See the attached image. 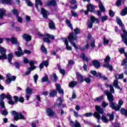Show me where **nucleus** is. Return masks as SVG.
Segmentation results:
<instances>
[{
    "instance_id": "nucleus-1",
    "label": "nucleus",
    "mask_w": 127,
    "mask_h": 127,
    "mask_svg": "<svg viewBox=\"0 0 127 127\" xmlns=\"http://www.w3.org/2000/svg\"><path fill=\"white\" fill-rule=\"evenodd\" d=\"M104 94L107 97V99L109 102L110 108H111V109L113 110H115V112L120 111L121 110V107L119 105H117V104L114 103V100L115 99L114 98V95H113V94L110 92L109 90H106L104 92Z\"/></svg>"
},
{
    "instance_id": "nucleus-2",
    "label": "nucleus",
    "mask_w": 127,
    "mask_h": 127,
    "mask_svg": "<svg viewBox=\"0 0 127 127\" xmlns=\"http://www.w3.org/2000/svg\"><path fill=\"white\" fill-rule=\"evenodd\" d=\"M95 111L93 114V117L97 120V123H100V120L101 119V115L104 114V109L99 105L95 106Z\"/></svg>"
},
{
    "instance_id": "nucleus-3",
    "label": "nucleus",
    "mask_w": 127,
    "mask_h": 127,
    "mask_svg": "<svg viewBox=\"0 0 127 127\" xmlns=\"http://www.w3.org/2000/svg\"><path fill=\"white\" fill-rule=\"evenodd\" d=\"M12 115H13L14 116V121H16V122H17L18 120H24V116L22 115V114L19 113L18 114V113L15 111H12L11 112Z\"/></svg>"
},
{
    "instance_id": "nucleus-4",
    "label": "nucleus",
    "mask_w": 127,
    "mask_h": 127,
    "mask_svg": "<svg viewBox=\"0 0 127 127\" xmlns=\"http://www.w3.org/2000/svg\"><path fill=\"white\" fill-rule=\"evenodd\" d=\"M89 11L91 13L96 12L95 6L91 3L87 5V10L84 11L85 15H88V14H89Z\"/></svg>"
},
{
    "instance_id": "nucleus-5",
    "label": "nucleus",
    "mask_w": 127,
    "mask_h": 127,
    "mask_svg": "<svg viewBox=\"0 0 127 127\" xmlns=\"http://www.w3.org/2000/svg\"><path fill=\"white\" fill-rule=\"evenodd\" d=\"M0 60H6L7 56L6 55V49L3 47L0 48Z\"/></svg>"
},
{
    "instance_id": "nucleus-6",
    "label": "nucleus",
    "mask_w": 127,
    "mask_h": 127,
    "mask_svg": "<svg viewBox=\"0 0 127 127\" xmlns=\"http://www.w3.org/2000/svg\"><path fill=\"white\" fill-rule=\"evenodd\" d=\"M67 39L69 43L74 47L75 49H76V50H78V46H77L76 43L74 42V41L77 40V39L73 37V35H70L67 37Z\"/></svg>"
},
{
    "instance_id": "nucleus-7",
    "label": "nucleus",
    "mask_w": 127,
    "mask_h": 127,
    "mask_svg": "<svg viewBox=\"0 0 127 127\" xmlns=\"http://www.w3.org/2000/svg\"><path fill=\"white\" fill-rule=\"evenodd\" d=\"M89 65L90 66H94L96 69L101 67V63L97 60L92 61V63L89 64Z\"/></svg>"
},
{
    "instance_id": "nucleus-8",
    "label": "nucleus",
    "mask_w": 127,
    "mask_h": 127,
    "mask_svg": "<svg viewBox=\"0 0 127 127\" xmlns=\"http://www.w3.org/2000/svg\"><path fill=\"white\" fill-rule=\"evenodd\" d=\"M48 117L52 118V119H55V118H57V114L53 110L48 108Z\"/></svg>"
},
{
    "instance_id": "nucleus-9",
    "label": "nucleus",
    "mask_w": 127,
    "mask_h": 127,
    "mask_svg": "<svg viewBox=\"0 0 127 127\" xmlns=\"http://www.w3.org/2000/svg\"><path fill=\"white\" fill-rule=\"evenodd\" d=\"M76 76L78 83H83L85 81L84 77L81 75V73L79 72H76Z\"/></svg>"
},
{
    "instance_id": "nucleus-10",
    "label": "nucleus",
    "mask_w": 127,
    "mask_h": 127,
    "mask_svg": "<svg viewBox=\"0 0 127 127\" xmlns=\"http://www.w3.org/2000/svg\"><path fill=\"white\" fill-rule=\"evenodd\" d=\"M74 32L69 33L68 36L72 35L73 37H74L75 39H77V35L80 33V29H79V28L77 27L74 29Z\"/></svg>"
},
{
    "instance_id": "nucleus-11",
    "label": "nucleus",
    "mask_w": 127,
    "mask_h": 127,
    "mask_svg": "<svg viewBox=\"0 0 127 127\" xmlns=\"http://www.w3.org/2000/svg\"><path fill=\"white\" fill-rule=\"evenodd\" d=\"M56 87L57 89V91H58L59 94H62L63 95H64V90L61 88V84L57 83L56 85Z\"/></svg>"
},
{
    "instance_id": "nucleus-12",
    "label": "nucleus",
    "mask_w": 127,
    "mask_h": 127,
    "mask_svg": "<svg viewBox=\"0 0 127 127\" xmlns=\"http://www.w3.org/2000/svg\"><path fill=\"white\" fill-rule=\"evenodd\" d=\"M5 99H8V100H9L8 102L9 105H11V106H13L14 105V102L12 100V97L10 94H7L6 95H5Z\"/></svg>"
},
{
    "instance_id": "nucleus-13",
    "label": "nucleus",
    "mask_w": 127,
    "mask_h": 127,
    "mask_svg": "<svg viewBox=\"0 0 127 127\" xmlns=\"http://www.w3.org/2000/svg\"><path fill=\"white\" fill-rule=\"evenodd\" d=\"M49 28L51 30H56V26L53 20H50L49 22Z\"/></svg>"
},
{
    "instance_id": "nucleus-14",
    "label": "nucleus",
    "mask_w": 127,
    "mask_h": 127,
    "mask_svg": "<svg viewBox=\"0 0 127 127\" xmlns=\"http://www.w3.org/2000/svg\"><path fill=\"white\" fill-rule=\"evenodd\" d=\"M22 37H23V39L25 40L27 42H28V41H30L31 40V36L30 35L27 34V33L23 34L22 36Z\"/></svg>"
},
{
    "instance_id": "nucleus-15",
    "label": "nucleus",
    "mask_w": 127,
    "mask_h": 127,
    "mask_svg": "<svg viewBox=\"0 0 127 127\" xmlns=\"http://www.w3.org/2000/svg\"><path fill=\"white\" fill-rule=\"evenodd\" d=\"M41 13L43 15L44 18H47L48 17V15H47V11L44 9L43 7L41 8Z\"/></svg>"
},
{
    "instance_id": "nucleus-16",
    "label": "nucleus",
    "mask_w": 127,
    "mask_h": 127,
    "mask_svg": "<svg viewBox=\"0 0 127 127\" xmlns=\"http://www.w3.org/2000/svg\"><path fill=\"white\" fill-rule=\"evenodd\" d=\"M10 41L11 42L12 44H15L16 45H17V46H19V42L16 38L12 36L10 39Z\"/></svg>"
},
{
    "instance_id": "nucleus-17",
    "label": "nucleus",
    "mask_w": 127,
    "mask_h": 127,
    "mask_svg": "<svg viewBox=\"0 0 127 127\" xmlns=\"http://www.w3.org/2000/svg\"><path fill=\"white\" fill-rule=\"evenodd\" d=\"M6 10L3 8H0V19H2L3 18V15H6Z\"/></svg>"
},
{
    "instance_id": "nucleus-18",
    "label": "nucleus",
    "mask_w": 127,
    "mask_h": 127,
    "mask_svg": "<svg viewBox=\"0 0 127 127\" xmlns=\"http://www.w3.org/2000/svg\"><path fill=\"white\" fill-rule=\"evenodd\" d=\"M56 96H57V90L54 89L50 91L49 96L51 98H55Z\"/></svg>"
},
{
    "instance_id": "nucleus-19",
    "label": "nucleus",
    "mask_w": 127,
    "mask_h": 127,
    "mask_svg": "<svg viewBox=\"0 0 127 127\" xmlns=\"http://www.w3.org/2000/svg\"><path fill=\"white\" fill-rule=\"evenodd\" d=\"M8 60V62H9L10 64H12L11 61H12V59H13V53H10L7 55V59Z\"/></svg>"
},
{
    "instance_id": "nucleus-20",
    "label": "nucleus",
    "mask_w": 127,
    "mask_h": 127,
    "mask_svg": "<svg viewBox=\"0 0 127 127\" xmlns=\"http://www.w3.org/2000/svg\"><path fill=\"white\" fill-rule=\"evenodd\" d=\"M54 40H55V36L53 35L48 34V43H53Z\"/></svg>"
},
{
    "instance_id": "nucleus-21",
    "label": "nucleus",
    "mask_w": 127,
    "mask_h": 127,
    "mask_svg": "<svg viewBox=\"0 0 127 127\" xmlns=\"http://www.w3.org/2000/svg\"><path fill=\"white\" fill-rule=\"evenodd\" d=\"M116 21L118 24L119 25V26L121 27V28H122V27H124V26H125V25H124V24H123V21H122L121 18H120V17L116 16Z\"/></svg>"
},
{
    "instance_id": "nucleus-22",
    "label": "nucleus",
    "mask_w": 127,
    "mask_h": 127,
    "mask_svg": "<svg viewBox=\"0 0 127 127\" xmlns=\"http://www.w3.org/2000/svg\"><path fill=\"white\" fill-rule=\"evenodd\" d=\"M1 3L2 4H9L11 5L12 4V1L11 0H1Z\"/></svg>"
},
{
    "instance_id": "nucleus-23",
    "label": "nucleus",
    "mask_w": 127,
    "mask_h": 127,
    "mask_svg": "<svg viewBox=\"0 0 127 127\" xmlns=\"http://www.w3.org/2000/svg\"><path fill=\"white\" fill-rule=\"evenodd\" d=\"M57 3V2L55 0H51L48 1L49 6H55Z\"/></svg>"
},
{
    "instance_id": "nucleus-24",
    "label": "nucleus",
    "mask_w": 127,
    "mask_h": 127,
    "mask_svg": "<svg viewBox=\"0 0 127 127\" xmlns=\"http://www.w3.org/2000/svg\"><path fill=\"white\" fill-rule=\"evenodd\" d=\"M38 4L40 5V6H42L43 5V3L41 1V0H35V7L37 9H38Z\"/></svg>"
},
{
    "instance_id": "nucleus-25",
    "label": "nucleus",
    "mask_w": 127,
    "mask_h": 127,
    "mask_svg": "<svg viewBox=\"0 0 127 127\" xmlns=\"http://www.w3.org/2000/svg\"><path fill=\"white\" fill-rule=\"evenodd\" d=\"M90 22H92V23H94L95 21H96V23H99V22H100V19L95 18V16L92 15L90 17Z\"/></svg>"
},
{
    "instance_id": "nucleus-26",
    "label": "nucleus",
    "mask_w": 127,
    "mask_h": 127,
    "mask_svg": "<svg viewBox=\"0 0 127 127\" xmlns=\"http://www.w3.org/2000/svg\"><path fill=\"white\" fill-rule=\"evenodd\" d=\"M78 84V82L75 81H72L69 83L68 87L70 88H74L75 86L77 85Z\"/></svg>"
},
{
    "instance_id": "nucleus-27",
    "label": "nucleus",
    "mask_w": 127,
    "mask_h": 127,
    "mask_svg": "<svg viewBox=\"0 0 127 127\" xmlns=\"http://www.w3.org/2000/svg\"><path fill=\"white\" fill-rule=\"evenodd\" d=\"M98 6L101 11H102V12H105L106 11V8H105V6H104V5L103 4V3H102V2H99Z\"/></svg>"
},
{
    "instance_id": "nucleus-28",
    "label": "nucleus",
    "mask_w": 127,
    "mask_h": 127,
    "mask_svg": "<svg viewBox=\"0 0 127 127\" xmlns=\"http://www.w3.org/2000/svg\"><path fill=\"white\" fill-rule=\"evenodd\" d=\"M107 117H109L110 121H111V122H112L115 118V113L114 112H112V114L110 113H107Z\"/></svg>"
},
{
    "instance_id": "nucleus-29",
    "label": "nucleus",
    "mask_w": 127,
    "mask_h": 127,
    "mask_svg": "<svg viewBox=\"0 0 127 127\" xmlns=\"http://www.w3.org/2000/svg\"><path fill=\"white\" fill-rule=\"evenodd\" d=\"M80 57L82 58L83 60H85L86 62H89V59L87 57L85 53H82L80 56Z\"/></svg>"
},
{
    "instance_id": "nucleus-30",
    "label": "nucleus",
    "mask_w": 127,
    "mask_h": 127,
    "mask_svg": "<svg viewBox=\"0 0 127 127\" xmlns=\"http://www.w3.org/2000/svg\"><path fill=\"white\" fill-rule=\"evenodd\" d=\"M120 14L122 16H125L127 14V7H125L121 12Z\"/></svg>"
},
{
    "instance_id": "nucleus-31",
    "label": "nucleus",
    "mask_w": 127,
    "mask_h": 127,
    "mask_svg": "<svg viewBox=\"0 0 127 127\" xmlns=\"http://www.w3.org/2000/svg\"><path fill=\"white\" fill-rule=\"evenodd\" d=\"M66 24L70 28L71 30H73V25L71 23V22L69 20V19H67L65 20Z\"/></svg>"
},
{
    "instance_id": "nucleus-32",
    "label": "nucleus",
    "mask_w": 127,
    "mask_h": 127,
    "mask_svg": "<svg viewBox=\"0 0 127 127\" xmlns=\"http://www.w3.org/2000/svg\"><path fill=\"white\" fill-rule=\"evenodd\" d=\"M20 63H21L20 61H17L14 62V65L17 69H19V68H20Z\"/></svg>"
},
{
    "instance_id": "nucleus-33",
    "label": "nucleus",
    "mask_w": 127,
    "mask_h": 127,
    "mask_svg": "<svg viewBox=\"0 0 127 127\" xmlns=\"http://www.w3.org/2000/svg\"><path fill=\"white\" fill-rule=\"evenodd\" d=\"M101 120L103 123H109V119L107 118V116L103 115L101 117Z\"/></svg>"
},
{
    "instance_id": "nucleus-34",
    "label": "nucleus",
    "mask_w": 127,
    "mask_h": 127,
    "mask_svg": "<svg viewBox=\"0 0 127 127\" xmlns=\"http://www.w3.org/2000/svg\"><path fill=\"white\" fill-rule=\"evenodd\" d=\"M40 50L43 53H45V54H47V49L45 48V47H44V45H42Z\"/></svg>"
},
{
    "instance_id": "nucleus-35",
    "label": "nucleus",
    "mask_w": 127,
    "mask_h": 127,
    "mask_svg": "<svg viewBox=\"0 0 127 127\" xmlns=\"http://www.w3.org/2000/svg\"><path fill=\"white\" fill-rule=\"evenodd\" d=\"M121 113L122 116L124 115V116H126V117H127V108L126 110L125 108H122L121 110Z\"/></svg>"
},
{
    "instance_id": "nucleus-36",
    "label": "nucleus",
    "mask_w": 127,
    "mask_h": 127,
    "mask_svg": "<svg viewBox=\"0 0 127 127\" xmlns=\"http://www.w3.org/2000/svg\"><path fill=\"white\" fill-rule=\"evenodd\" d=\"M103 67H105V68H108L109 69L110 71H113V66L111 64H103Z\"/></svg>"
},
{
    "instance_id": "nucleus-37",
    "label": "nucleus",
    "mask_w": 127,
    "mask_h": 127,
    "mask_svg": "<svg viewBox=\"0 0 127 127\" xmlns=\"http://www.w3.org/2000/svg\"><path fill=\"white\" fill-rule=\"evenodd\" d=\"M15 55L17 56V57H21V55H23L24 54V53L23 52H21L19 51H15Z\"/></svg>"
},
{
    "instance_id": "nucleus-38",
    "label": "nucleus",
    "mask_w": 127,
    "mask_h": 127,
    "mask_svg": "<svg viewBox=\"0 0 127 127\" xmlns=\"http://www.w3.org/2000/svg\"><path fill=\"white\" fill-rule=\"evenodd\" d=\"M98 75L99 76V79H103L104 81H109V80H108V77H106V76H102V73L101 72H99L98 73Z\"/></svg>"
},
{
    "instance_id": "nucleus-39",
    "label": "nucleus",
    "mask_w": 127,
    "mask_h": 127,
    "mask_svg": "<svg viewBox=\"0 0 127 127\" xmlns=\"http://www.w3.org/2000/svg\"><path fill=\"white\" fill-rule=\"evenodd\" d=\"M57 101H59V103L57 104V106L58 108H60V107H61L62 106V103L63 102V100H62V98L61 97H58Z\"/></svg>"
},
{
    "instance_id": "nucleus-40",
    "label": "nucleus",
    "mask_w": 127,
    "mask_h": 127,
    "mask_svg": "<svg viewBox=\"0 0 127 127\" xmlns=\"http://www.w3.org/2000/svg\"><path fill=\"white\" fill-rule=\"evenodd\" d=\"M32 91H33V89H30L29 87H27L26 89V92L28 95H31L32 94Z\"/></svg>"
},
{
    "instance_id": "nucleus-41",
    "label": "nucleus",
    "mask_w": 127,
    "mask_h": 127,
    "mask_svg": "<svg viewBox=\"0 0 127 127\" xmlns=\"http://www.w3.org/2000/svg\"><path fill=\"white\" fill-rule=\"evenodd\" d=\"M104 99V95H102L94 99V102H101Z\"/></svg>"
},
{
    "instance_id": "nucleus-42",
    "label": "nucleus",
    "mask_w": 127,
    "mask_h": 127,
    "mask_svg": "<svg viewBox=\"0 0 127 127\" xmlns=\"http://www.w3.org/2000/svg\"><path fill=\"white\" fill-rule=\"evenodd\" d=\"M25 2L28 6H32L33 3L30 0H25Z\"/></svg>"
},
{
    "instance_id": "nucleus-43",
    "label": "nucleus",
    "mask_w": 127,
    "mask_h": 127,
    "mask_svg": "<svg viewBox=\"0 0 127 127\" xmlns=\"http://www.w3.org/2000/svg\"><path fill=\"white\" fill-rule=\"evenodd\" d=\"M90 73L93 75V76H96L97 78L99 77V72L98 74H97V71L96 70H91Z\"/></svg>"
},
{
    "instance_id": "nucleus-44",
    "label": "nucleus",
    "mask_w": 127,
    "mask_h": 127,
    "mask_svg": "<svg viewBox=\"0 0 127 127\" xmlns=\"http://www.w3.org/2000/svg\"><path fill=\"white\" fill-rule=\"evenodd\" d=\"M12 12L13 13L14 15H15L16 17H18V11L16 9H13Z\"/></svg>"
},
{
    "instance_id": "nucleus-45",
    "label": "nucleus",
    "mask_w": 127,
    "mask_h": 127,
    "mask_svg": "<svg viewBox=\"0 0 127 127\" xmlns=\"http://www.w3.org/2000/svg\"><path fill=\"white\" fill-rule=\"evenodd\" d=\"M62 40L64 41V44L65 45H66V46H67L68 45H69V43L68 42V40L67 39V38L64 37V38H62Z\"/></svg>"
},
{
    "instance_id": "nucleus-46",
    "label": "nucleus",
    "mask_w": 127,
    "mask_h": 127,
    "mask_svg": "<svg viewBox=\"0 0 127 127\" xmlns=\"http://www.w3.org/2000/svg\"><path fill=\"white\" fill-rule=\"evenodd\" d=\"M13 98L14 100V101H13L14 105H15V103L17 104V103L18 102V98H19L18 96L15 95V96H13Z\"/></svg>"
},
{
    "instance_id": "nucleus-47",
    "label": "nucleus",
    "mask_w": 127,
    "mask_h": 127,
    "mask_svg": "<svg viewBox=\"0 0 127 127\" xmlns=\"http://www.w3.org/2000/svg\"><path fill=\"white\" fill-rule=\"evenodd\" d=\"M106 20H108V16L105 15L101 17V21L102 22H105Z\"/></svg>"
},
{
    "instance_id": "nucleus-48",
    "label": "nucleus",
    "mask_w": 127,
    "mask_h": 127,
    "mask_svg": "<svg viewBox=\"0 0 127 127\" xmlns=\"http://www.w3.org/2000/svg\"><path fill=\"white\" fill-rule=\"evenodd\" d=\"M109 14L111 17H114L115 16V12L112 10H109Z\"/></svg>"
},
{
    "instance_id": "nucleus-49",
    "label": "nucleus",
    "mask_w": 127,
    "mask_h": 127,
    "mask_svg": "<svg viewBox=\"0 0 127 127\" xmlns=\"http://www.w3.org/2000/svg\"><path fill=\"white\" fill-rule=\"evenodd\" d=\"M5 99V94L4 93H2L0 95V101H2Z\"/></svg>"
},
{
    "instance_id": "nucleus-50",
    "label": "nucleus",
    "mask_w": 127,
    "mask_h": 127,
    "mask_svg": "<svg viewBox=\"0 0 127 127\" xmlns=\"http://www.w3.org/2000/svg\"><path fill=\"white\" fill-rule=\"evenodd\" d=\"M93 23H94L90 22V20H89V21L87 23L88 27L90 29L92 28L93 27Z\"/></svg>"
},
{
    "instance_id": "nucleus-51",
    "label": "nucleus",
    "mask_w": 127,
    "mask_h": 127,
    "mask_svg": "<svg viewBox=\"0 0 127 127\" xmlns=\"http://www.w3.org/2000/svg\"><path fill=\"white\" fill-rule=\"evenodd\" d=\"M109 42H110V41L108 40H107L106 37L103 38V43L104 45H108V44H109Z\"/></svg>"
},
{
    "instance_id": "nucleus-52",
    "label": "nucleus",
    "mask_w": 127,
    "mask_h": 127,
    "mask_svg": "<svg viewBox=\"0 0 127 127\" xmlns=\"http://www.w3.org/2000/svg\"><path fill=\"white\" fill-rule=\"evenodd\" d=\"M111 60V57L110 56H108L106 57V58L104 59V62L105 63H109V62Z\"/></svg>"
},
{
    "instance_id": "nucleus-53",
    "label": "nucleus",
    "mask_w": 127,
    "mask_h": 127,
    "mask_svg": "<svg viewBox=\"0 0 127 127\" xmlns=\"http://www.w3.org/2000/svg\"><path fill=\"white\" fill-rule=\"evenodd\" d=\"M116 5L117 6H120V5H122V0H117L116 2Z\"/></svg>"
},
{
    "instance_id": "nucleus-54",
    "label": "nucleus",
    "mask_w": 127,
    "mask_h": 127,
    "mask_svg": "<svg viewBox=\"0 0 127 127\" xmlns=\"http://www.w3.org/2000/svg\"><path fill=\"white\" fill-rule=\"evenodd\" d=\"M38 78H39L38 75L35 74L34 75V81L35 84L37 83V80H38Z\"/></svg>"
},
{
    "instance_id": "nucleus-55",
    "label": "nucleus",
    "mask_w": 127,
    "mask_h": 127,
    "mask_svg": "<svg viewBox=\"0 0 127 127\" xmlns=\"http://www.w3.org/2000/svg\"><path fill=\"white\" fill-rule=\"evenodd\" d=\"M93 116H94V114H93V113L91 112L87 113L85 114V117H86V118H89V117H92Z\"/></svg>"
},
{
    "instance_id": "nucleus-56",
    "label": "nucleus",
    "mask_w": 127,
    "mask_h": 127,
    "mask_svg": "<svg viewBox=\"0 0 127 127\" xmlns=\"http://www.w3.org/2000/svg\"><path fill=\"white\" fill-rule=\"evenodd\" d=\"M53 75L54 77L53 82H56L58 80V76H57L56 73H53Z\"/></svg>"
},
{
    "instance_id": "nucleus-57",
    "label": "nucleus",
    "mask_w": 127,
    "mask_h": 127,
    "mask_svg": "<svg viewBox=\"0 0 127 127\" xmlns=\"http://www.w3.org/2000/svg\"><path fill=\"white\" fill-rule=\"evenodd\" d=\"M18 102H19V103H24V98L22 96L19 97Z\"/></svg>"
},
{
    "instance_id": "nucleus-58",
    "label": "nucleus",
    "mask_w": 127,
    "mask_h": 127,
    "mask_svg": "<svg viewBox=\"0 0 127 127\" xmlns=\"http://www.w3.org/2000/svg\"><path fill=\"white\" fill-rule=\"evenodd\" d=\"M35 69H36V66H30V67H28L27 70L31 72V71H33L34 70H35Z\"/></svg>"
},
{
    "instance_id": "nucleus-59",
    "label": "nucleus",
    "mask_w": 127,
    "mask_h": 127,
    "mask_svg": "<svg viewBox=\"0 0 127 127\" xmlns=\"http://www.w3.org/2000/svg\"><path fill=\"white\" fill-rule=\"evenodd\" d=\"M84 81L87 84H90V83H91V79L89 77H85L84 78Z\"/></svg>"
},
{
    "instance_id": "nucleus-60",
    "label": "nucleus",
    "mask_w": 127,
    "mask_h": 127,
    "mask_svg": "<svg viewBox=\"0 0 127 127\" xmlns=\"http://www.w3.org/2000/svg\"><path fill=\"white\" fill-rule=\"evenodd\" d=\"M1 115H2V116H4L5 117V116H7V115H8V112L7 111H6V110H4L1 112Z\"/></svg>"
},
{
    "instance_id": "nucleus-61",
    "label": "nucleus",
    "mask_w": 127,
    "mask_h": 127,
    "mask_svg": "<svg viewBox=\"0 0 127 127\" xmlns=\"http://www.w3.org/2000/svg\"><path fill=\"white\" fill-rule=\"evenodd\" d=\"M110 93H115V89H114V86L112 84L110 85Z\"/></svg>"
},
{
    "instance_id": "nucleus-62",
    "label": "nucleus",
    "mask_w": 127,
    "mask_h": 127,
    "mask_svg": "<svg viewBox=\"0 0 127 127\" xmlns=\"http://www.w3.org/2000/svg\"><path fill=\"white\" fill-rule=\"evenodd\" d=\"M71 16H74V17H77V16H78V14L74 12L73 10L71 11Z\"/></svg>"
},
{
    "instance_id": "nucleus-63",
    "label": "nucleus",
    "mask_w": 127,
    "mask_h": 127,
    "mask_svg": "<svg viewBox=\"0 0 127 127\" xmlns=\"http://www.w3.org/2000/svg\"><path fill=\"white\" fill-rule=\"evenodd\" d=\"M47 81H48V76H45L42 79V83H44V82H46Z\"/></svg>"
},
{
    "instance_id": "nucleus-64",
    "label": "nucleus",
    "mask_w": 127,
    "mask_h": 127,
    "mask_svg": "<svg viewBox=\"0 0 127 127\" xmlns=\"http://www.w3.org/2000/svg\"><path fill=\"white\" fill-rule=\"evenodd\" d=\"M74 127H81V124L79 123V122L77 121H75V124L74 125Z\"/></svg>"
}]
</instances>
